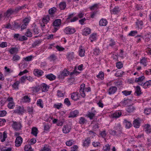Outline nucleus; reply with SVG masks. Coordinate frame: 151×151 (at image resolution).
<instances>
[{
	"instance_id": "9",
	"label": "nucleus",
	"mask_w": 151,
	"mask_h": 151,
	"mask_svg": "<svg viewBox=\"0 0 151 151\" xmlns=\"http://www.w3.org/2000/svg\"><path fill=\"white\" fill-rule=\"evenodd\" d=\"M22 138L21 136H18L16 138L15 141V146L19 147L20 146L22 142Z\"/></svg>"
},
{
	"instance_id": "44",
	"label": "nucleus",
	"mask_w": 151,
	"mask_h": 151,
	"mask_svg": "<svg viewBox=\"0 0 151 151\" xmlns=\"http://www.w3.org/2000/svg\"><path fill=\"white\" fill-rule=\"evenodd\" d=\"M19 83L20 82L19 81H16L12 85V86L13 88H14V89H18V86Z\"/></svg>"
},
{
	"instance_id": "38",
	"label": "nucleus",
	"mask_w": 151,
	"mask_h": 151,
	"mask_svg": "<svg viewBox=\"0 0 151 151\" xmlns=\"http://www.w3.org/2000/svg\"><path fill=\"white\" fill-rule=\"evenodd\" d=\"M30 99L28 97V96L26 95L23 97L22 101L23 102H29L30 101Z\"/></svg>"
},
{
	"instance_id": "22",
	"label": "nucleus",
	"mask_w": 151,
	"mask_h": 151,
	"mask_svg": "<svg viewBox=\"0 0 151 151\" xmlns=\"http://www.w3.org/2000/svg\"><path fill=\"white\" fill-rule=\"evenodd\" d=\"M40 86L42 92H45L47 91L49 88V86H47L45 83H42L40 85Z\"/></svg>"
},
{
	"instance_id": "1",
	"label": "nucleus",
	"mask_w": 151,
	"mask_h": 151,
	"mask_svg": "<svg viewBox=\"0 0 151 151\" xmlns=\"http://www.w3.org/2000/svg\"><path fill=\"white\" fill-rule=\"evenodd\" d=\"M85 84L82 83L81 85L79 91L80 93L81 96L83 98H84L86 96L84 91L87 92L91 91V89L90 87H88L87 88H85Z\"/></svg>"
},
{
	"instance_id": "36",
	"label": "nucleus",
	"mask_w": 151,
	"mask_h": 151,
	"mask_svg": "<svg viewBox=\"0 0 151 151\" xmlns=\"http://www.w3.org/2000/svg\"><path fill=\"white\" fill-rule=\"evenodd\" d=\"M122 128L121 125L119 123L117 125L114 127V129L115 130L118 129L119 131L118 132L119 134H120L121 132Z\"/></svg>"
},
{
	"instance_id": "53",
	"label": "nucleus",
	"mask_w": 151,
	"mask_h": 151,
	"mask_svg": "<svg viewBox=\"0 0 151 151\" xmlns=\"http://www.w3.org/2000/svg\"><path fill=\"white\" fill-rule=\"evenodd\" d=\"M42 99H39L37 100V105L41 108H43V105L42 104Z\"/></svg>"
},
{
	"instance_id": "55",
	"label": "nucleus",
	"mask_w": 151,
	"mask_h": 151,
	"mask_svg": "<svg viewBox=\"0 0 151 151\" xmlns=\"http://www.w3.org/2000/svg\"><path fill=\"white\" fill-rule=\"evenodd\" d=\"M144 112L146 115H148L151 112V109L149 108L145 109H144Z\"/></svg>"
},
{
	"instance_id": "19",
	"label": "nucleus",
	"mask_w": 151,
	"mask_h": 151,
	"mask_svg": "<svg viewBox=\"0 0 151 151\" xmlns=\"http://www.w3.org/2000/svg\"><path fill=\"white\" fill-rule=\"evenodd\" d=\"M111 12L113 14H117L120 12V9L118 6H115L113 9L111 10Z\"/></svg>"
},
{
	"instance_id": "50",
	"label": "nucleus",
	"mask_w": 151,
	"mask_h": 151,
	"mask_svg": "<svg viewBox=\"0 0 151 151\" xmlns=\"http://www.w3.org/2000/svg\"><path fill=\"white\" fill-rule=\"evenodd\" d=\"M1 151H12L11 147H4L2 148H0Z\"/></svg>"
},
{
	"instance_id": "11",
	"label": "nucleus",
	"mask_w": 151,
	"mask_h": 151,
	"mask_svg": "<svg viewBox=\"0 0 151 151\" xmlns=\"http://www.w3.org/2000/svg\"><path fill=\"white\" fill-rule=\"evenodd\" d=\"M14 112L15 113H17L19 114H22L24 112L23 108L20 106L17 107L16 109L14 110Z\"/></svg>"
},
{
	"instance_id": "20",
	"label": "nucleus",
	"mask_w": 151,
	"mask_h": 151,
	"mask_svg": "<svg viewBox=\"0 0 151 151\" xmlns=\"http://www.w3.org/2000/svg\"><path fill=\"white\" fill-rule=\"evenodd\" d=\"M70 127L69 125H66L63 126V131L64 133H67L70 131Z\"/></svg>"
},
{
	"instance_id": "24",
	"label": "nucleus",
	"mask_w": 151,
	"mask_h": 151,
	"mask_svg": "<svg viewBox=\"0 0 151 151\" xmlns=\"http://www.w3.org/2000/svg\"><path fill=\"white\" fill-rule=\"evenodd\" d=\"M122 113L120 111H117L113 114L112 116L113 118H117L119 117L122 115Z\"/></svg>"
},
{
	"instance_id": "57",
	"label": "nucleus",
	"mask_w": 151,
	"mask_h": 151,
	"mask_svg": "<svg viewBox=\"0 0 151 151\" xmlns=\"http://www.w3.org/2000/svg\"><path fill=\"white\" fill-rule=\"evenodd\" d=\"M137 33V31H132L128 35L130 36H134L136 35Z\"/></svg>"
},
{
	"instance_id": "16",
	"label": "nucleus",
	"mask_w": 151,
	"mask_h": 151,
	"mask_svg": "<svg viewBox=\"0 0 151 151\" xmlns=\"http://www.w3.org/2000/svg\"><path fill=\"white\" fill-rule=\"evenodd\" d=\"M91 29L88 27L85 28L83 31L82 35L87 36L91 33Z\"/></svg>"
},
{
	"instance_id": "31",
	"label": "nucleus",
	"mask_w": 151,
	"mask_h": 151,
	"mask_svg": "<svg viewBox=\"0 0 151 151\" xmlns=\"http://www.w3.org/2000/svg\"><path fill=\"white\" fill-rule=\"evenodd\" d=\"M124 123L125 124L126 127L127 128L129 129L132 126L131 122H130L128 121L126 119H124Z\"/></svg>"
},
{
	"instance_id": "13",
	"label": "nucleus",
	"mask_w": 151,
	"mask_h": 151,
	"mask_svg": "<svg viewBox=\"0 0 151 151\" xmlns=\"http://www.w3.org/2000/svg\"><path fill=\"white\" fill-rule=\"evenodd\" d=\"M34 74L38 77H40L42 76L44 72L40 70L35 69L33 71Z\"/></svg>"
},
{
	"instance_id": "46",
	"label": "nucleus",
	"mask_w": 151,
	"mask_h": 151,
	"mask_svg": "<svg viewBox=\"0 0 151 151\" xmlns=\"http://www.w3.org/2000/svg\"><path fill=\"white\" fill-rule=\"evenodd\" d=\"M32 31L34 34H38L39 33L38 28L36 25L34 26Z\"/></svg>"
},
{
	"instance_id": "62",
	"label": "nucleus",
	"mask_w": 151,
	"mask_h": 151,
	"mask_svg": "<svg viewBox=\"0 0 151 151\" xmlns=\"http://www.w3.org/2000/svg\"><path fill=\"white\" fill-rule=\"evenodd\" d=\"M64 103L65 104H66L68 106H69L71 105L70 101L68 98H66L64 100Z\"/></svg>"
},
{
	"instance_id": "63",
	"label": "nucleus",
	"mask_w": 151,
	"mask_h": 151,
	"mask_svg": "<svg viewBox=\"0 0 151 151\" xmlns=\"http://www.w3.org/2000/svg\"><path fill=\"white\" fill-rule=\"evenodd\" d=\"M96 76L98 78H101V80H102L104 78V73L101 72H100L99 74Z\"/></svg>"
},
{
	"instance_id": "60",
	"label": "nucleus",
	"mask_w": 151,
	"mask_h": 151,
	"mask_svg": "<svg viewBox=\"0 0 151 151\" xmlns=\"http://www.w3.org/2000/svg\"><path fill=\"white\" fill-rule=\"evenodd\" d=\"M6 114L7 112L5 110L0 111V117H4L6 116Z\"/></svg>"
},
{
	"instance_id": "47",
	"label": "nucleus",
	"mask_w": 151,
	"mask_h": 151,
	"mask_svg": "<svg viewBox=\"0 0 151 151\" xmlns=\"http://www.w3.org/2000/svg\"><path fill=\"white\" fill-rule=\"evenodd\" d=\"M56 11V9L55 7H53L49 10V13L50 14L52 15L54 14Z\"/></svg>"
},
{
	"instance_id": "26",
	"label": "nucleus",
	"mask_w": 151,
	"mask_h": 151,
	"mask_svg": "<svg viewBox=\"0 0 151 151\" xmlns=\"http://www.w3.org/2000/svg\"><path fill=\"white\" fill-rule=\"evenodd\" d=\"M135 110V108L132 105H129L127 108L126 110L128 113L133 112Z\"/></svg>"
},
{
	"instance_id": "35",
	"label": "nucleus",
	"mask_w": 151,
	"mask_h": 151,
	"mask_svg": "<svg viewBox=\"0 0 151 151\" xmlns=\"http://www.w3.org/2000/svg\"><path fill=\"white\" fill-rule=\"evenodd\" d=\"M93 54L96 56L99 55L101 53L100 50L98 48H96L95 49L93 50Z\"/></svg>"
},
{
	"instance_id": "6",
	"label": "nucleus",
	"mask_w": 151,
	"mask_h": 151,
	"mask_svg": "<svg viewBox=\"0 0 151 151\" xmlns=\"http://www.w3.org/2000/svg\"><path fill=\"white\" fill-rule=\"evenodd\" d=\"M91 140L90 137H87L83 140V146L85 147H88L91 144Z\"/></svg>"
},
{
	"instance_id": "17",
	"label": "nucleus",
	"mask_w": 151,
	"mask_h": 151,
	"mask_svg": "<svg viewBox=\"0 0 151 151\" xmlns=\"http://www.w3.org/2000/svg\"><path fill=\"white\" fill-rule=\"evenodd\" d=\"M144 129L146 133L149 134L151 133V127L149 124H147L144 126Z\"/></svg>"
},
{
	"instance_id": "54",
	"label": "nucleus",
	"mask_w": 151,
	"mask_h": 151,
	"mask_svg": "<svg viewBox=\"0 0 151 151\" xmlns=\"http://www.w3.org/2000/svg\"><path fill=\"white\" fill-rule=\"evenodd\" d=\"M20 59V57L18 55H14L12 58V60L13 61H17L19 60Z\"/></svg>"
},
{
	"instance_id": "23",
	"label": "nucleus",
	"mask_w": 151,
	"mask_h": 151,
	"mask_svg": "<svg viewBox=\"0 0 151 151\" xmlns=\"http://www.w3.org/2000/svg\"><path fill=\"white\" fill-rule=\"evenodd\" d=\"M46 78L50 81L54 80L56 78V76L52 73L45 75Z\"/></svg>"
},
{
	"instance_id": "48",
	"label": "nucleus",
	"mask_w": 151,
	"mask_h": 151,
	"mask_svg": "<svg viewBox=\"0 0 151 151\" xmlns=\"http://www.w3.org/2000/svg\"><path fill=\"white\" fill-rule=\"evenodd\" d=\"M41 42L40 40H37L35 41L32 44V47H36L38 45L40 44Z\"/></svg>"
},
{
	"instance_id": "41",
	"label": "nucleus",
	"mask_w": 151,
	"mask_h": 151,
	"mask_svg": "<svg viewBox=\"0 0 151 151\" xmlns=\"http://www.w3.org/2000/svg\"><path fill=\"white\" fill-rule=\"evenodd\" d=\"M138 84L141 86H143V87L144 88H147L150 86L147 81L145 82L144 83H138Z\"/></svg>"
},
{
	"instance_id": "40",
	"label": "nucleus",
	"mask_w": 151,
	"mask_h": 151,
	"mask_svg": "<svg viewBox=\"0 0 151 151\" xmlns=\"http://www.w3.org/2000/svg\"><path fill=\"white\" fill-rule=\"evenodd\" d=\"M85 50L84 49L80 48L78 54L81 57L84 56L85 55Z\"/></svg>"
},
{
	"instance_id": "58",
	"label": "nucleus",
	"mask_w": 151,
	"mask_h": 151,
	"mask_svg": "<svg viewBox=\"0 0 151 151\" xmlns=\"http://www.w3.org/2000/svg\"><path fill=\"white\" fill-rule=\"evenodd\" d=\"M74 15V14L73 13L71 14L68 15V18L66 19V22L67 23L70 22V19H71V18L73 17Z\"/></svg>"
},
{
	"instance_id": "49",
	"label": "nucleus",
	"mask_w": 151,
	"mask_h": 151,
	"mask_svg": "<svg viewBox=\"0 0 151 151\" xmlns=\"http://www.w3.org/2000/svg\"><path fill=\"white\" fill-rule=\"evenodd\" d=\"M25 35L28 37H30L32 36V33L29 29H27V31L25 33Z\"/></svg>"
},
{
	"instance_id": "45",
	"label": "nucleus",
	"mask_w": 151,
	"mask_h": 151,
	"mask_svg": "<svg viewBox=\"0 0 151 151\" xmlns=\"http://www.w3.org/2000/svg\"><path fill=\"white\" fill-rule=\"evenodd\" d=\"M41 86L40 85H38L35 86L34 87H33V90L34 91H35L36 92H37L40 91L41 89Z\"/></svg>"
},
{
	"instance_id": "28",
	"label": "nucleus",
	"mask_w": 151,
	"mask_h": 151,
	"mask_svg": "<svg viewBox=\"0 0 151 151\" xmlns=\"http://www.w3.org/2000/svg\"><path fill=\"white\" fill-rule=\"evenodd\" d=\"M145 78L144 76H141L139 77L138 78H135V82L136 83H141L143 80L145 79Z\"/></svg>"
},
{
	"instance_id": "34",
	"label": "nucleus",
	"mask_w": 151,
	"mask_h": 151,
	"mask_svg": "<svg viewBox=\"0 0 151 151\" xmlns=\"http://www.w3.org/2000/svg\"><path fill=\"white\" fill-rule=\"evenodd\" d=\"M24 150L25 151H33V150L31 146L29 144L25 146Z\"/></svg>"
},
{
	"instance_id": "21",
	"label": "nucleus",
	"mask_w": 151,
	"mask_h": 151,
	"mask_svg": "<svg viewBox=\"0 0 151 151\" xmlns=\"http://www.w3.org/2000/svg\"><path fill=\"white\" fill-rule=\"evenodd\" d=\"M108 24V22L106 19H101L99 22V25L101 26H106Z\"/></svg>"
},
{
	"instance_id": "61",
	"label": "nucleus",
	"mask_w": 151,
	"mask_h": 151,
	"mask_svg": "<svg viewBox=\"0 0 151 151\" xmlns=\"http://www.w3.org/2000/svg\"><path fill=\"white\" fill-rule=\"evenodd\" d=\"M92 145L95 147H98L100 146L101 144L99 142H93L92 143Z\"/></svg>"
},
{
	"instance_id": "56",
	"label": "nucleus",
	"mask_w": 151,
	"mask_h": 151,
	"mask_svg": "<svg viewBox=\"0 0 151 151\" xmlns=\"http://www.w3.org/2000/svg\"><path fill=\"white\" fill-rule=\"evenodd\" d=\"M36 142V140L35 138H33L30 140V141L28 143L29 145H30L35 144Z\"/></svg>"
},
{
	"instance_id": "52",
	"label": "nucleus",
	"mask_w": 151,
	"mask_h": 151,
	"mask_svg": "<svg viewBox=\"0 0 151 151\" xmlns=\"http://www.w3.org/2000/svg\"><path fill=\"white\" fill-rule=\"evenodd\" d=\"M86 121V120L83 117H81L79 119V123L80 124H83Z\"/></svg>"
},
{
	"instance_id": "64",
	"label": "nucleus",
	"mask_w": 151,
	"mask_h": 151,
	"mask_svg": "<svg viewBox=\"0 0 151 151\" xmlns=\"http://www.w3.org/2000/svg\"><path fill=\"white\" fill-rule=\"evenodd\" d=\"M14 106V104L13 102L9 103L8 104V107L10 109H12Z\"/></svg>"
},
{
	"instance_id": "29",
	"label": "nucleus",
	"mask_w": 151,
	"mask_h": 151,
	"mask_svg": "<svg viewBox=\"0 0 151 151\" xmlns=\"http://www.w3.org/2000/svg\"><path fill=\"white\" fill-rule=\"evenodd\" d=\"M9 51L11 54H13L15 53H17L18 49L17 47H12L10 49Z\"/></svg>"
},
{
	"instance_id": "7",
	"label": "nucleus",
	"mask_w": 151,
	"mask_h": 151,
	"mask_svg": "<svg viewBox=\"0 0 151 151\" xmlns=\"http://www.w3.org/2000/svg\"><path fill=\"white\" fill-rule=\"evenodd\" d=\"M21 24H19L16 21L12 22V25L11 29L15 30L21 28Z\"/></svg>"
},
{
	"instance_id": "3",
	"label": "nucleus",
	"mask_w": 151,
	"mask_h": 151,
	"mask_svg": "<svg viewBox=\"0 0 151 151\" xmlns=\"http://www.w3.org/2000/svg\"><path fill=\"white\" fill-rule=\"evenodd\" d=\"M12 125L13 128L16 131L20 130L22 127L21 122L13 121Z\"/></svg>"
},
{
	"instance_id": "42",
	"label": "nucleus",
	"mask_w": 151,
	"mask_h": 151,
	"mask_svg": "<svg viewBox=\"0 0 151 151\" xmlns=\"http://www.w3.org/2000/svg\"><path fill=\"white\" fill-rule=\"evenodd\" d=\"M111 145L107 144L103 147V150L105 151H109L110 149Z\"/></svg>"
},
{
	"instance_id": "25",
	"label": "nucleus",
	"mask_w": 151,
	"mask_h": 151,
	"mask_svg": "<svg viewBox=\"0 0 151 151\" xmlns=\"http://www.w3.org/2000/svg\"><path fill=\"white\" fill-rule=\"evenodd\" d=\"M78 113V111L76 110L71 111L70 113V115L68 117L69 118H73L77 116V115Z\"/></svg>"
},
{
	"instance_id": "59",
	"label": "nucleus",
	"mask_w": 151,
	"mask_h": 151,
	"mask_svg": "<svg viewBox=\"0 0 151 151\" xmlns=\"http://www.w3.org/2000/svg\"><path fill=\"white\" fill-rule=\"evenodd\" d=\"M132 92V91H129L127 90H124L122 91V93L125 96H127L130 95Z\"/></svg>"
},
{
	"instance_id": "14",
	"label": "nucleus",
	"mask_w": 151,
	"mask_h": 151,
	"mask_svg": "<svg viewBox=\"0 0 151 151\" xmlns=\"http://www.w3.org/2000/svg\"><path fill=\"white\" fill-rule=\"evenodd\" d=\"M131 100L124 98V100L120 102L121 104L123 106L129 105L131 102Z\"/></svg>"
},
{
	"instance_id": "43",
	"label": "nucleus",
	"mask_w": 151,
	"mask_h": 151,
	"mask_svg": "<svg viewBox=\"0 0 151 151\" xmlns=\"http://www.w3.org/2000/svg\"><path fill=\"white\" fill-rule=\"evenodd\" d=\"M147 58H143L140 60V63L142 64L145 66L147 65Z\"/></svg>"
},
{
	"instance_id": "32",
	"label": "nucleus",
	"mask_w": 151,
	"mask_h": 151,
	"mask_svg": "<svg viewBox=\"0 0 151 151\" xmlns=\"http://www.w3.org/2000/svg\"><path fill=\"white\" fill-rule=\"evenodd\" d=\"M50 20V19L49 16L48 15H47L43 18L42 19V22L43 23L47 24L49 22Z\"/></svg>"
},
{
	"instance_id": "18",
	"label": "nucleus",
	"mask_w": 151,
	"mask_h": 151,
	"mask_svg": "<svg viewBox=\"0 0 151 151\" xmlns=\"http://www.w3.org/2000/svg\"><path fill=\"white\" fill-rule=\"evenodd\" d=\"M78 95L79 93L78 92L73 93L71 94V98L74 101H77L79 99Z\"/></svg>"
},
{
	"instance_id": "39",
	"label": "nucleus",
	"mask_w": 151,
	"mask_h": 151,
	"mask_svg": "<svg viewBox=\"0 0 151 151\" xmlns=\"http://www.w3.org/2000/svg\"><path fill=\"white\" fill-rule=\"evenodd\" d=\"M99 134L102 138L105 139L107 134L105 130H104L102 131H99Z\"/></svg>"
},
{
	"instance_id": "27",
	"label": "nucleus",
	"mask_w": 151,
	"mask_h": 151,
	"mask_svg": "<svg viewBox=\"0 0 151 151\" xmlns=\"http://www.w3.org/2000/svg\"><path fill=\"white\" fill-rule=\"evenodd\" d=\"M38 130L37 128L36 127H33L32 129L31 133L32 134L36 137L38 133Z\"/></svg>"
},
{
	"instance_id": "33",
	"label": "nucleus",
	"mask_w": 151,
	"mask_h": 151,
	"mask_svg": "<svg viewBox=\"0 0 151 151\" xmlns=\"http://www.w3.org/2000/svg\"><path fill=\"white\" fill-rule=\"evenodd\" d=\"M66 5L65 2H61L59 4V7L61 10H64L65 9Z\"/></svg>"
},
{
	"instance_id": "5",
	"label": "nucleus",
	"mask_w": 151,
	"mask_h": 151,
	"mask_svg": "<svg viewBox=\"0 0 151 151\" xmlns=\"http://www.w3.org/2000/svg\"><path fill=\"white\" fill-rule=\"evenodd\" d=\"M76 30L74 28H71L70 27H66L64 30V32L66 34L70 35L74 33Z\"/></svg>"
},
{
	"instance_id": "51",
	"label": "nucleus",
	"mask_w": 151,
	"mask_h": 151,
	"mask_svg": "<svg viewBox=\"0 0 151 151\" xmlns=\"http://www.w3.org/2000/svg\"><path fill=\"white\" fill-rule=\"evenodd\" d=\"M75 141L72 140H70L68 141H67L66 143V145L69 146H70L72 145L74 142Z\"/></svg>"
},
{
	"instance_id": "15",
	"label": "nucleus",
	"mask_w": 151,
	"mask_h": 151,
	"mask_svg": "<svg viewBox=\"0 0 151 151\" xmlns=\"http://www.w3.org/2000/svg\"><path fill=\"white\" fill-rule=\"evenodd\" d=\"M117 88L116 86H111L109 89L108 92L109 94L111 95L115 93L116 91Z\"/></svg>"
},
{
	"instance_id": "10",
	"label": "nucleus",
	"mask_w": 151,
	"mask_h": 151,
	"mask_svg": "<svg viewBox=\"0 0 151 151\" xmlns=\"http://www.w3.org/2000/svg\"><path fill=\"white\" fill-rule=\"evenodd\" d=\"M14 13V9L10 8L7 10L4 13V16L5 17H9L11 15Z\"/></svg>"
},
{
	"instance_id": "12",
	"label": "nucleus",
	"mask_w": 151,
	"mask_h": 151,
	"mask_svg": "<svg viewBox=\"0 0 151 151\" xmlns=\"http://www.w3.org/2000/svg\"><path fill=\"white\" fill-rule=\"evenodd\" d=\"M69 72L67 70L64 69L59 76V78H63L69 74Z\"/></svg>"
},
{
	"instance_id": "37",
	"label": "nucleus",
	"mask_w": 151,
	"mask_h": 151,
	"mask_svg": "<svg viewBox=\"0 0 151 151\" xmlns=\"http://www.w3.org/2000/svg\"><path fill=\"white\" fill-rule=\"evenodd\" d=\"M96 33H93L89 37V39L91 40V42H93V41L96 40Z\"/></svg>"
},
{
	"instance_id": "8",
	"label": "nucleus",
	"mask_w": 151,
	"mask_h": 151,
	"mask_svg": "<svg viewBox=\"0 0 151 151\" xmlns=\"http://www.w3.org/2000/svg\"><path fill=\"white\" fill-rule=\"evenodd\" d=\"M140 119L139 118L134 119L133 122L134 127L137 128H139L140 126Z\"/></svg>"
},
{
	"instance_id": "30",
	"label": "nucleus",
	"mask_w": 151,
	"mask_h": 151,
	"mask_svg": "<svg viewBox=\"0 0 151 151\" xmlns=\"http://www.w3.org/2000/svg\"><path fill=\"white\" fill-rule=\"evenodd\" d=\"M135 93L137 96H140L142 93L141 92V88L139 86H137L135 87Z\"/></svg>"
},
{
	"instance_id": "4",
	"label": "nucleus",
	"mask_w": 151,
	"mask_h": 151,
	"mask_svg": "<svg viewBox=\"0 0 151 151\" xmlns=\"http://www.w3.org/2000/svg\"><path fill=\"white\" fill-rule=\"evenodd\" d=\"M96 112V111L94 109V108L92 107L91 109V111L88 112L86 116L88 117L91 120L95 116Z\"/></svg>"
},
{
	"instance_id": "2",
	"label": "nucleus",
	"mask_w": 151,
	"mask_h": 151,
	"mask_svg": "<svg viewBox=\"0 0 151 151\" xmlns=\"http://www.w3.org/2000/svg\"><path fill=\"white\" fill-rule=\"evenodd\" d=\"M61 23V21L60 19H55L52 23L53 26L54 27L53 29H52L53 32H56L59 29Z\"/></svg>"
}]
</instances>
